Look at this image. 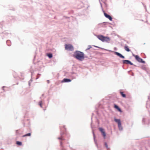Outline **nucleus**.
<instances>
[{"label":"nucleus","mask_w":150,"mask_h":150,"mask_svg":"<svg viewBox=\"0 0 150 150\" xmlns=\"http://www.w3.org/2000/svg\"><path fill=\"white\" fill-rule=\"evenodd\" d=\"M61 137H59L58 139L60 140V145L61 150H66L65 147L69 145L68 142H65V139L64 138L63 135L64 134L67 135L66 132V129L65 126H64L62 127H60Z\"/></svg>","instance_id":"1"},{"label":"nucleus","mask_w":150,"mask_h":150,"mask_svg":"<svg viewBox=\"0 0 150 150\" xmlns=\"http://www.w3.org/2000/svg\"><path fill=\"white\" fill-rule=\"evenodd\" d=\"M74 57L78 60L82 61L84 59V54L82 52L76 50L74 52Z\"/></svg>","instance_id":"2"},{"label":"nucleus","mask_w":150,"mask_h":150,"mask_svg":"<svg viewBox=\"0 0 150 150\" xmlns=\"http://www.w3.org/2000/svg\"><path fill=\"white\" fill-rule=\"evenodd\" d=\"M99 2L100 3V6L102 10V11L104 13V15L105 17L106 18H108L110 21H112V17L109 14H108L107 13H106L104 11L103 9L102 4L100 2V0H99Z\"/></svg>","instance_id":"3"},{"label":"nucleus","mask_w":150,"mask_h":150,"mask_svg":"<svg viewBox=\"0 0 150 150\" xmlns=\"http://www.w3.org/2000/svg\"><path fill=\"white\" fill-rule=\"evenodd\" d=\"M133 56L135 57L136 59L139 62L143 64L145 63V61L140 57L137 55H133Z\"/></svg>","instance_id":"4"},{"label":"nucleus","mask_w":150,"mask_h":150,"mask_svg":"<svg viewBox=\"0 0 150 150\" xmlns=\"http://www.w3.org/2000/svg\"><path fill=\"white\" fill-rule=\"evenodd\" d=\"M45 97H44V94H42L41 97H40L41 100L39 102V105L41 107H42V104L44 103V99Z\"/></svg>","instance_id":"5"},{"label":"nucleus","mask_w":150,"mask_h":150,"mask_svg":"<svg viewBox=\"0 0 150 150\" xmlns=\"http://www.w3.org/2000/svg\"><path fill=\"white\" fill-rule=\"evenodd\" d=\"M65 49L66 50H73L74 49V48L73 46L71 45H65Z\"/></svg>","instance_id":"6"},{"label":"nucleus","mask_w":150,"mask_h":150,"mask_svg":"<svg viewBox=\"0 0 150 150\" xmlns=\"http://www.w3.org/2000/svg\"><path fill=\"white\" fill-rule=\"evenodd\" d=\"M123 63L126 64H129L131 65H134L135 66H136L135 65H134L130 61L128 60H122Z\"/></svg>","instance_id":"7"},{"label":"nucleus","mask_w":150,"mask_h":150,"mask_svg":"<svg viewBox=\"0 0 150 150\" xmlns=\"http://www.w3.org/2000/svg\"><path fill=\"white\" fill-rule=\"evenodd\" d=\"M114 53L115 55L118 56L119 57L121 58L122 59H125V57L124 56H123L122 54L118 52H113Z\"/></svg>","instance_id":"8"},{"label":"nucleus","mask_w":150,"mask_h":150,"mask_svg":"<svg viewBox=\"0 0 150 150\" xmlns=\"http://www.w3.org/2000/svg\"><path fill=\"white\" fill-rule=\"evenodd\" d=\"M110 41V39L108 37L105 36V37L102 42H103L109 43Z\"/></svg>","instance_id":"9"},{"label":"nucleus","mask_w":150,"mask_h":150,"mask_svg":"<svg viewBox=\"0 0 150 150\" xmlns=\"http://www.w3.org/2000/svg\"><path fill=\"white\" fill-rule=\"evenodd\" d=\"M92 133H93V139H94V142L96 144V146L98 148V144H97V141H96V140L95 139H96L95 135V134H94V132L93 130V129H92Z\"/></svg>","instance_id":"10"},{"label":"nucleus","mask_w":150,"mask_h":150,"mask_svg":"<svg viewBox=\"0 0 150 150\" xmlns=\"http://www.w3.org/2000/svg\"><path fill=\"white\" fill-rule=\"evenodd\" d=\"M142 123L144 125L145 124H148L149 122L148 119L145 118H143L142 120Z\"/></svg>","instance_id":"11"},{"label":"nucleus","mask_w":150,"mask_h":150,"mask_svg":"<svg viewBox=\"0 0 150 150\" xmlns=\"http://www.w3.org/2000/svg\"><path fill=\"white\" fill-rule=\"evenodd\" d=\"M71 81V80L69 79L64 78L63 79L62 81V82H70Z\"/></svg>","instance_id":"12"},{"label":"nucleus","mask_w":150,"mask_h":150,"mask_svg":"<svg viewBox=\"0 0 150 150\" xmlns=\"http://www.w3.org/2000/svg\"><path fill=\"white\" fill-rule=\"evenodd\" d=\"M97 37L99 40L102 42L105 36L102 35H99L97 36Z\"/></svg>","instance_id":"13"},{"label":"nucleus","mask_w":150,"mask_h":150,"mask_svg":"<svg viewBox=\"0 0 150 150\" xmlns=\"http://www.w3.org/2000/svg\"><path fill=\"white\" fill-rule=\"evenodd\" d=\"M114 108L117 109L119 112H121L122 110L120 108L119 106L117 105L116 104H114Z\"/></svg>","instance_id":"14"},{"label":"nucleus","mask_w":150,"mask_h":150,"mask_svg":"<svg viewBox=\"0 0 150 150\" xmlns=\"http://www.w3.org/2000/svg\"><path fill=\"white\" fill-rule=\"evenodd\" d=\"M114 121L117 123L118 125H120L121 124L120 120V119L115 118Z\"/></svg>","instance_id":"15"},{"label":"nucleus","mask_w":150,"mask_h":150,"mask_svg":"<svg viewBox=\"0 0 150 150\" xmlns=\"http://www.w3.org/2000/svg\"><path fill=\"white\" fill-rule=\"evenodd\" d=\"M104 146L106 147V149H107V150H110V148H109L108 147V144L106 142H104Z\"/></svg>","instance_id":"16"},{"label":"nucleus","mask_w":150,"mask_h":150,"mask_svg":"<svg viewBox=\"0 0 150 150\" xmlns=\"http://www.w3.org/2000/svg\"><path fill=\"white\" fill-rule=\"evenodd\" d=\"M124 49L127 52H129L130 51V50L129 49L128 46L127 45H126L124 47Z\"/></svg>","instance_id":"17"},{"label":"nucleus","mask_w":150,"mask_h":150,"mask_svg":"<svg viewBox=\"0 0 150 150\" xmlns=\"http://www.w3.org/2000/svg\"><path fill=\"white\" fill-rule=\"evenodd\" d=\"M33 75V72H31V79L28 82V84L29 86H30V84L33 81V80H32V77Z\"/></svg>","instance_id":"18"},{"label":"nucleus","mask_w":150,"mask_h":150,"mask_svg":"<svg viewBox=\"0 0 150 150\" xmlns=\"http://www.w3.org/2000/svg\"><path fill=\"white\" fill-rule=\"evenodd\" d=\"M3 34L4 35L3 36H2V39H4V38L6 37L7 36L8 34H9V33H7L6 32H4L3 33Z\"/></svg>","instance_id":"19"},{"label":"nucleus","mask_w":150,"mask_h":150,"mask_svg":"<svg viewBox=\"0 0 150 150\" xmlns=\"http://www.w3.org/2000/svg\"><path fill=\"white\" fill-rule=\"evenodd\" d=\"M6 44L8 46H10L11 45V42L10 40H7L6 41Z\"/></svg>","instance_id":"20"},{"label":"nucleus","mask_w":150,"mask_h":150,"mask_svg":"<svg viewBox=\"0 0 150 150\" xmlns=\"http://www.w3.org/2000/svg\"><path fill=\"white\" fill-rule=\"evenodd\" d=\"M118 128L119 129L120 131H122L123 129V128L121 124L120 125H118Z\"/></svg>","instance_id":"21"},{"label":"nucleus","mask_w":150,"mask_h":150,"mask_svg":"<svg viewBox=\"0 0 150 150\" xmlns=\"http://www.w3.org/2000/svg\"><path fill=\"white\" fill-rule=\"evenodd\" d=\"M120 93L121 95V96L123 98H125L126 97V95L125 94H124L123 92L120 91Z\"/></svg>","instance_id":"22"},{"label":"nucleus","mask_w":150,"mask_h":150,"mask_svg":"<svg viewBox=\"0 0 150 150\" xmlns=\"http://www.w3.org/2000/svg\"><path fill=\"white\" fill-rule=\"evenodd\" d=\"M47 55L49 58H51L53 56L52 54L51 53H47Z\"/></svg>","instance_id":"23"},{"label":"nucleus","mask_w":150,"mask_h":150,"mask_svg":"<svg viewBox=\"0 0 150 150\" xmlns=\"http://www.w3.org/2000/svg\"><path fill=\"white\" fill-rule=\"evenodd\" d=\"M31 134L30 133H29L28 134H26L23 136V137H24L26 136H31Z\"/></svg>","instance_id":"24"},{"label":"nucleus","mask_w":150,"mask_h":150,"mask_svg":"<svg viewBox=\"0 0 150 150\" xmlns=\"http://www.w3.org/2000/svg\"><path fill=\"white\" fill-rule=\"evenodd\" d=\"M142 68L143 69V70H144L145 71H146L147 69V68L146 67L145 65H144L143 66H142Z\"/></svg>","instance_id":"25"},{"label":"nucleus","mask_w":150,"mask_h":150,"mask_svg":"<svg viewBox=\"0 0 150 150\" xmlns=\"http://www.w3.org/2000/svg\"><path fill=\"white\" fill-rule=\"evenodd\" d=\"M74 73H75L74 72L70 73H68L67 72L65 73V75H67V74L68 75V74H69L68 75L69 76H71Z\"/></svg>","instance_id":"26"},{"label":"nucleus","mask_w":150,"mask_h":150,"mask_svg":"<svg viewBox=\"0 0 150 150\" xmlns=\"http://www.w3.org/2000/svg\"><path fill=\"white\" fill-rule=\"evenodd\" d=\"M101 133V134L103 136V137L104 138H105V136H106V133H105V132L104 131L103 132H102Z\"/></svg>","instance_id":"27"},{"label":"nucleus","mask_w":150,"mask_h":150,"mask_svg":"<svg viewBox=\"0 0 150 150\" xmlns=\"http://www.w3.org/2000/svg\"><path fill=\"white\" fill-rule=\"evenodd\" d=\"M16 144L18 145L21 146L22 144V143L21 142L18 141L16 142Z\"/></svg>","instance_id":"28"},{"label":"nucleus","mask_w":150,"mask_h":150,"mask_svg":"<svg viewBox=\"0 0 150 150\" xmlns=\"http://www.w3.org/2000/svg\"><path fill=\"white\" fill-rule=\"evenodd\" d=\"M99 130L101 132V133L104 131V129L101 127H100L99 128Z\"/></svg>","instance_id":"29"},{"label":"nucleus","mask_w":150,"mask_h":150,"mask_svg":"<svg viewBox=\"0 0 150 150\" xmlns=\"http://www.w3.org/2000/svg\"><path fill=\"white\" fill-rule=\"evenodd\" d=\"M91 48V45H89L88 46V48L86 49V51H87L88 50H89Z\"/></svg>","instance_id":"30"},{"label":"nucleus","mask_w":150,"mask_h":150,"mask_svg":"<svg viewBox=\"0 0 150 150\" xmlns=\"http://www.w3.org/2000/svg\"><path fill=\"white\" fill-rule=\"evenodd\" d=\"M40 74H38L37 75V77L36 78V79H38L39 78L40 76Z\"/></svg>","instance_id":"31"},{"label":"nucleus","mask_w":150,"mask_h":150,"mask_svg":"<svg viewBox=\"0 0 150 150\" xmlns=\"http://www.w3.org/2000/svg\"><path fill=\"white\" fill-rule=\"evenodd\" d=\"M40 74H38L37 75V77L36 78V79H38L39 78L40 76Z\"/></svg>","instance_id":"32"},{"label":"nucleus","mask_w":150,"mask_h":150,"mask_svg":"<svg viewBox=\"0 0 150 150\" xmlns=\"http://www.w3.org/2000/svg\"><path fill=\"white\" fill-rule=\"evenodd\" d=\"M18 130H16V134H19V133H18Z\"/></svg>","instance_id":"33"},{"label":"nucleus","mask_w":150,"mask_h":150,"mask_svg":"<svg viewBox=\"0 0 150 150\" xmlns=\"http://www.w3.org/2000/svg\"><path fill=\"white\" fill-rule=\"evenodd\" d=\"M114 50H117V49L116 47H115L114 48Z\"/></svg>","instance_id":"34"},{"label":"nucleus","mask_w":150,"mask_h":150,"mask_svg":"<svg viewBox=\"0 0 150 150\" xmlns=\"http://www.w3.org/2000/svg\"><path fill=\"white\" fill-rule=\"evenodd\" d=\"M103 23V24H104V25H106L107 24V23L106 22H104Z\"/></svg>","instance_id":"35"},{"label":"nucleus","mask_w":150,"mask_h":150,"mask_svg":"<svg viewBox=\"0 0 150 150\" xmlns=\"http://www.w3.org/2000/svg\"><path fill=\"white\" fill-rule=\"evenodd\" d=\"M88 58V57L84 55V58Z\"/></svg>","instance_id":"36"},{"label":"nucleus","mask_w":150,"mask_h":150,"mask_svg":"<svg viewBox=\"0 0 150 150\" xmlns=\"http://www.w3.org/2000/svg\"><path fill=\"white\" fill-rule=\"evenodd\" d=\"M47 83H49V82H50L49 80H47Z\"/></svg>","instance_id":"37"},{"label":"nucleus","mask_w":150,"mask_h":150,"mask_svg":"<svg viewBox=\"0 0 150 150\" xmlns=\"http://www.w3.org/2000/svg\"><path fill=\"white\" fill-rule=\"evenodd\" d=\"M94 46L95 47H97V48H99V47L97 46Z\"/></svg>","instance_id":"38"},{"label":"nucleus","mask_w":150,"mask_h":150,"mask_svg":"<svg viewBox=\"0 0 150 150\" xmlns=\"http://www.w3.org/2000/svg\"><path fill=\"white\" fill-rule=\"evenodd\" d=\"M91 128H93V127H92V123H91Z\"/></svg>","instance_id":"39"},{"label":"nucleus","mask_w":150,"mask_h":150,"mask_svg":"<svg viewBox=\"0 0 150 150\" xmlns=\"http://www.w3.org/2000/svg\"><path fill=\"white\" fill-rule=\"evenodd\" d=\"M49 98H48L47 99V100L48 101V103H49Z\"/></svg>","instance_id":"40"},{"label":"nucleus","mask_w":150,"mask_h":150,"mask_svg":"<svg viewBox=\"0 0 150 150\" xmlns=\"http://www.w3.org/2000/svg\"><path fill=\"white\" fill-rule=\"evenodd\" d=\"M96 112L97 114H98V112L97 111H96Z\"/></svg>","instance_id":"41"},{"label":"nucleus","mask_w":150,"mask_h":150,"mask_svg":"<svg viewBox=\"0 0 150 150\" xmlns=\"http://www.w3.org/2000/svg\"><path fill=\"white\" fill-rule=\"evenodd\" d=\"M106 50L108 51H110V50Z\"/></svg>","instance_id":"42"},{"label":"nucleus","mask_w":150,"mask_h":150,"mask_svg":"<svg viewBox=\"0 0 150 150\" xmlns=\"http://www.w3.org/2000/svg\"><path fill=\"white\" fill-rule=\"evenodd\" d=\"M104 4H106V3H105V2H104Z\"/></svg>","instance_id":"43"},{"label":"nucleus","mask_w":150,"mask_h":150,"mask_svg":"<svg viewBox=\"0 0 150 150\" xmlns=\"http://www.w3.org/2000/svg\"><path fill=\"white\" fill-rule=\"evenodd\" d=\"M5 87V86H3V88H4V87Z\"/></svg>","instance_id":"44"},{"label":"nucleus","mask_w":150,"mask_h":150,"mask_svg":"<svg viewBox=\"0 0 150 150\" xmlns=\"http://www.w3.org/2000/svg\"><path fill=\"white\" fill-rule=\"evenodd\" d=\"M66 18H69V17H66Z\"/></svg>","instance_id":"45"},{"label":"nucleus","mask_w":150,"mask_h":150,"mask_svg":"<svg viewBox=\"0 0 150 150\" xmlns=\"http://www.w3.org/2000/svg\"><path fill=\"white\" fill-rule=\"evenodd\" d=\"M101 49H103V48H101Z\"/></svg>","instance_id":"46"}]
</instances>
